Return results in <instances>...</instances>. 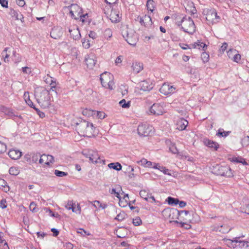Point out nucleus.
Listing matches in <instances>:
<instances>
[{"label": "nucleus", "instance_id": "1", "mask_svg": "<svg viewBox=\"0 0 249 249\" xmlns=\"http://www.w3.org/2000/svg\"><path fill=\"white\" fill-rule=\"evenodd\" d=\"M76 130L78 133L84 136L91 137L94 136L96 127L92 123L83 120L77 124Z\"/></svg>", "mask_w": 249, "mask_h": 249}, {"label": "nucleus", "instance_id": "2", "mask_svg": "<svg viewBox=\"0 0 249 249\" xmlns=\"http://www.w3.org/2000/svg\"><path fill=\"white\" fill-rule=\"evenodd\" d=\"M178 26H181L183 31L189 34H193L196 30L194 22L190 17H184L176 23Z\"/></svg>", "mask_w": 249, "mask_h": 249}, {"label": "nucleus", "instance_id": "3", "mask_svg": "<svg viewBox=\"0 0 249 249\" xmlns=\"http://www.w3.org/2000/svg\"><path fill=\"white\" fill-rule=\"evenodd\" d=\"M50 93L48 90L43 89L36 92V96L38 103L43 108H48L50 105Z\"/></svg>", "mask_w": 249, "mask_h": 249}, {"label": "nucleus", "instance_id": "4", "mask_svg": "<svg viewBox=\"0 0 249 249\" xmlns=\"http://www.w3.org/2000/svg\"><path fill=\"white\" fill-rule=\"evenodd\" d=\"M203 14L206 16V19L209 24H215L219 22V16H217L216 10L214 9L205 8Z\"/></svg>", "mask_w": 249, "mask_h": 249}, {"label": "nucleus", "instance_id": "5", "mask_svg": "<svg viewBox=\"0 0 249 249\" xmlns=\"http://www.w3.org/2000/svg\"><path fill=\"white\" fill-rule=\"evenodd\" d=\"M112 78L113 75L109 72H105L100 75V80L102 86L111 90L114 87Z\"/></svg>", "mask_w": 249, "mask_h": 249}, {"label": "nucleus", "instance_id": "6", "mask_svg": "<svg viewBox=\"0 0 249 249\" xmlns=\"http://www.w3.org/2000/svg\"><path fill=\"white\" fill-rule=\"evenodd\" d=\"M154 128L148 124H141L139 125L137 131L140 136L146 137L153 132Z\"/></svg>", "mask_w": 249, "mask_h": 249}, {"label": "nucleus", "instance_id": "7", "mask_svg": "<svg viewBox=\"0 0 249 249\" xmlns=\"http://www.w3.org/2000/svg\"><path fill=\"white\" fill-rule=\"evenodd\" d=\"M217 174L226 177H232L233 174L231 168L229 166H219L215 167Z\"/></svg>", "mask_w": 249, "mask_h": 249}, {"label": "nucleus", "instance_id": "8", "mask_svg": "<svg viewBox=\"0 0 249 249\" xmlns=\"http://www.w3.org/2000/svg\"><path fill=\"white\" fill-rule=\"evenodd\" d=\"M82 12V9L77 4H71L70 6V14L75 19H78Z\"/></svg>", "mask_w": 249, "mask_h": 249}, {"label": "nucleus", "instance_id": "9", "mask_svg": "<svg viewBox=\"0 0 249 249\" xmlns=\"http://www.w3.org/2000/svg\"><path fill=\"white\" fill-rule=\"evenodd\" d=\"M149 112L151 114L155 115H160L163 114L164 108L163 107L159 104H154L150 108Z\"/></svg>", "mask_w": 249, "mask_h": 249}, {"label": "nucleus", "instance_id": "10", "mask_svg": "<svg viewBox=\"0 0 249 249\" xmlns=\"http://www.w3.org/2000/svg\"><path fill=\"white\" fill-rule=\"evenodd\" d=\"M140 23L142 25L145 27L149 28L152 25V21L151 17L147 15H144L142 17L139 16L137 18Z\"/></svg>", "mask_w": 249, "mask_h": 249}, {"label": "nucleus", "instance_id": "11", "mask_svg": "<svg viewBox=\"0 0 249 249\" xmlns=\"http://www.w3.org/2000/svg\"><path fill=\"white\" fill-rule=\"evenodd\" d=\"M165 211L166 212H167L168 213H169V217H170L171 216V214H172L173 215H176L177 216H180L184 215L187 217L185 218V219L186 220H187L188 219L190 220L189 217H188V214L189 213V211H188L184 210V211H178L177 209H171V210L168 209L167 210H165Z\"/></svg>", "mask_w": 249, "mask_h": 249}, {"label": "nucleus", "instance_id": "12", "mask_svg": "<svg viewBox=\"0 0 249 249\" xmlns=\"http://www.w3.org/2000/svg\"><path fill=\"white\" fill-rule=\"evenodd\" d=\"M69 32L71 36L74 40H78L80 38L81 35L78 28L76 25L71 26L68 27Z\"/></svg>", "mask_w": 249, "mask_h": 249}, {"label": "nucleus", "instance_id": "13", "mask_svg": "<svg viewBox=\"0 0 249 249\" xmlns=\"http://www.w3.org/2000/svg\"><path fill=\"white\" fill-rule=\"evenodd\" d=\"M63 35V30L62 28L59 27H55L53 28L50 33L51 37L55 39H58Z\"/></svg>", "mask_w": 249, "mask_h": 249}, {"label": "nucleus", "instance_id": "14", "mask_svg": "<svg viewBox=\"0 0 249 249\" xmlns=\"http://www.w3.org/2000/svg\"><path fill=\"white\" fill-rule=\"evenodd\" d=\"M175 90V88L167 84H163L160 89V93L165 95L173 93Z\"/></svg>", "mask_w": 249, "mask_h": 249}, {"label": "nucleus", "instance_id": "15", "mask_svg": "<svg viewBox=\"0 0 249 249\" xmlns=\"http://www.w3.org/2000/svg\"><path fill=\"white\" fill-rule=\"evenodd\" d=\"M125 40L127 43L132 46L136 44L138 41L137 35L136 34H126Z\"/></svg>", "mask_w": 249, "mask_h": 249}, {"label": "nucleus", "instance_id": "16", "mask_svg": "<svg viewBox=\"0 0 249 249\" xmlns=\"http://www.w3.org/2000/svg\"><path fill=\"white\" fill-rule=\"evenodd\" d=\"M84 155H85L87 158H89V160L92 162L97 163L98 160L100 159L98 153L96 151H89L88 154H84Z\"/></svg>", "mask_w": 249, "mask_h": 249}, {"label": "nucleus", "instance_id": "17", "mask_svg": "<svg viewBox=\"0 0 249 249\" xmlns=\"http://www.w3.org/2000/svg\"><path fill=\"white\" fill-rule=\"evenodd\" d=\"M95 56L93 54L89 55L85 58V62L86 64L89 69H92L96 63Z\"/></svg>", "mask_w": 249, "mask_h": 249}, {"label": "nucleus", "instance_id": "18", "mask_svg": "<svg viewBox=\"0 0 249 249\" xmlns=\"http://www.w3.org/2000/svg\"><path fill=\"white\" fill-rule=\"evenodd\" d=\"M188 124L187 120L183 118H180L177 122V129L179 130H184Z\"/></svg>", "mask_w": 249, "mask_h": 249}, {"label": "nucleus", "instance_id": "19", "mask_svg": "<svg viewBox=\"0 0 249 249\" xmlns=\"http://www.w3.org/2000/svg\"><path fill=\"white\" fill-rule=\"evenodd\" d=\"M8 155L13 160H18L22 155V153L18 150L11 149L8 152Z\"/></svg>", "mask_w": 249, "mask_h": 249}, {"label": "nucleus", "instance_id": "20", "mask_svg": "<svg viewBox=\"0 0 249 249\" xmlns=\"http://www.w3.org/2000/svg\"><path fill=\"white\" fill-rule=\"evenodd\" d=\"M131 68L135 73H138L142 71L143 68L142 64L137 61L133 63Z\"/></svg>", "mask_w": 249, "mask_h": 249}, {"label": "nucleus", "instance_id": "21", "mask_svg": "<svg viewBox=\"0 0 249 249\" xmlns=\"http://www.w3.org/2000/svg\"><path fill=\"white\" fill-rule=\"evenodd\" d=\"M109 17L112 22H117L119 21L120 19L119 12L115 10H111Z\"/></svg>", "mask_w": 249, "mask_h": 249}, {"label": "nucleus", "instance_id": "22", "mask_svg": "<svg viewBox=\"0 0 249 249\" xmlns=\"http://www.w3.org/2000/svg\"><path fill=\"white\" fill-rule=\"evenodd\" d=\"M204 143L206 146L209 147L213 148L214 150H217L219 147V144L218 143L212 141H210L208 139H206L204 140Z\"/></svg>", "mask_w": 249, "mask_h": 249}, {"label": "nucleus", "instance_id": "23", "mask_svg": "<svg viewBox=\"0 0 249 249\" xmlns=\"http://www.w3.org/2000/svg\"><path fill=\"white\" fill-rule=\"evenodd\" d=\"M229 160H230L231 162H236V163H241L243 165H247V162L245 161V159L241 157H232L229 158Z\"/></svg>", "mask_w": 249, "mask_h": 249}, {"label": "nucleus", "instance_id": "24", "mask_svg": "<svg viewBox=\"0 0 249 249\" xmlns=\"http://www.w3.org/2000/svg\"><path fill=\"white\" fill-rule=\"evenodd\" d=\"M141 89L143 91H149L153 88V86L146 81H143L141 83Z\"/></svg>", "mask_w": 249, "mask_h": 249}, {"label": "nucleus", "instance_id": "25", "mask_svg": "<svg viewBox=\"0 0 249 249\" xmlns=\"http://www.w3.org/2000/svg\"><path fill=\"white\" fill-rule=\"evenodd\" d=\"M89 202L92 204V205L96 208H102L105 209L107 207V204H102L98 200H95L93 202L89 201Z\"/></svg>", "mask_w": 249, "mask_h": 249}, {"label": "nucleus", "instance_id": "26", "mask_svg": "<svg viewBox=\"0 0 249 249\" xmlns=\"http://www.w3.org/2000/svg\"><path fill=\"white\" fill-rule=\"evenodd\" d=\"M240 237H235L233 239V240H231L232 242H235V243H239V246L241 248L242 247H249V242L248 241H242L239 240V239Z\"/></svg>", "mask_w": 249, "mask_h": 249}, {"label": "nucleus", "instance_id": "27", "mask_svg": "<svg viewBox=\"0 0 249 249\" xmlns=\"http://www.w3.org/2000/svg\"><path fill=\"white\" fill-rule=\"evenodd\" d=\"M0 189H1L5 192H7L9 191L10 188L7 183L3 179L0 178Z\"/></svg>", "mask_w": 249, "mask_h": 249}, {"label": "nucleus", "instance_id": "28", "mask_svg": "<svg viewBox=\"0 0 249 249\" xmlns=\"http://www.w3.org/2000/svg\"><path fill=\"white\" fill-rule=\"evenodd\" d=\"M192 45L194 48H197L199 49L202 48V50L203 51H205V48H207V45L200 40H197V42H195Z\"/></svg>", "mask_w": 249, "mask_h": 249}, {"label": "nucleus", "instance_id": "29", "mask_svg": "<svg viewBox=\"0 0 249 249\" xmlns=\"http://www.w3.org/2000/svg\"><path fill=\"white\" fill-rule=\"evenodd\" d=\"M108 166L110 169H113L116 171H120L122 169V165L119 162H112L108 164Z\"/></svg>", "mask_w": 249, "mask_h": 249}, {"label": "nucleus", "instance_id": "30", "mask_svg": "<svg viewBox=\"0 0 249 249\" xmlns=\"http://www.w3.org/2000/svg\"><path fill=\"white\" fill-rule=\"evenodd\" d=\"M146 6L148 11L153 12L155 9V2L153 0H148Z\"/></svg>", "mask_w": 249, "mask_h": 249}, {"label": "nucleus", "instance_id": "31", "mask_svg": "<svg viewBox=\"0 0 249 249\" xmlns=\"http://www.w3.org/2000/svg\"><path fill=\"white\" fill-rule=\"evenodd\" d=\"M96 111L91 110V109H85L82 111V114L84 116H86L87 117H89L93 115H95Z\"/></svg>", "mask_w": 249, "mask_h": 249}, {"label": "nucleus", "instance_id": "32", "mask_svg": "<svg viewBox=\"0 0 249 249\" xmlns=\"http://www.w3.org/2000/svg\"><path fill=\"white\" fill-rule=\"evenodd\" d=\"M9 15L12 17L15 18V19L18 20L20 12L18 11H16L13 9H10L9 11Z\"/></svg>", "mask_w": 249, "mask_h": 249}, {"label": "nucleus", "instance_id": "33", "mask_svg": "<svg viewBox=\"0 0 249 249\" xmlns=\"http://www.w3.org/2000/svg\"><path fill=\"white\" fill-rule=\"evenodd\" d=\"M167 202L169 205H176L179 202V200L178 198H175L169 196L167 198Z\"/></svg>", "mask_w": 249, "mask_h": 249}, {"label": "nucleus", "instance_id": "34", "mask_svg": "<svg viewBox=\"0 0 249 249\" xmlns=\"http://www.w3.org/2000/svg\"><path fill=\"white\" fill-rule=\"evenodd\" d=\"M9 173L11 175L17 176L19 173V170L17 167H11L9 170Z\"/></svg>", "mask_w": 249, "mask_h": 249}, {"label": "nucleus", "instance_id": "35", "mask_svg": "<svg viewBox=\"0 0 249 249\" xmlns=\"http://www.w3.org/2000/svg\"><path fill=\"white\" fill-rule=\"evenodd\" d=\"M230 131H225L222 129H219L216 133V135L219 137H226L229 135Z\"/></svg>", "mask_w": 249, "mask_h": 249}, {"label": "nucleus", "instance_id": "36", "mask_svg": "<svg viewBox=\"0 0 249 249\" xmlns=\"http://www.w3.org/2000/svg\"><path fill=\"white\" fill-rule=\"evenodd\" d=\"M9 48H5L4 50L2 51L1 54L4 58V61L5 62H7L9 61L8 58L9 57V54L7 53V52Z\"/></svg>", "mask_w": 249, "mask_h": 249}, {"label": "nucleus", "instance_id": "37", "mask_svg": "<svg viewBox=\"0 0 249 249\" xmlns=\"http://www.w3.org/2000/svg\"><path fill=\"white\" fill-rule=\"evenodd\" d=\"M126 215L124 213V212H120L115 217V219L116 220H118L119 221H122L123 219H124L125 218Z\"/></svg>", "mask_w": 249, "mask_h": 249}, {"label": "nucleus", "instance_id": "38", "mask_svg": "<svg viewBox=\"0 0 249 249\" xmlns=\"http://www.w3.org/2000/svg\"><path fill=\"white\" fill-rule=\"evenodd\" d=\"M141 197L146 201H148L149 194L145 190H141L140 192Z\"/></svg>", "mask_w": 249, "mask_h": 249}, {"label": "nucleus", "instance_id": "39", "mask_svg": "<svg viewBox=\"0 0 249 249\" xmlns=\"http://www.w3.org/2000/svg\"><path fill=\"white\" fill-rule=\"evenodd\" d=\"M104 36L107 39L110 38L112 36L111 30L109 28L106 29L104 32Z\"/></svg>", "mask_w": 249, "mask_h": 249}, {"label": "nucleus", "instance_id": "40", "mask_svg": "<svg viewBox=\"0 0 249 249\" xmlns=\"http://www.w3.org/2000/svg\"><path fill=\"white\" fill-rule=\"evenodd\" d=\"M119 105L123 108H128L130 106V101L126 103V101L124 99H123L119 102Z\"/></svg>", "mask_w": 249, "mask_h": 249}, {"label": "nucleus", "instance_id": "41", "mask_svg": "<svg viewBox=\"0 0 249 249\" xmlns=\"http://www.w3.org/2000/svg\"><path fill=\"white\" fill-rule=\"evenodd\" d=\"M54 174L55 176L57 177H62L64 176H67L68 175V173L67 172L61 171L58 170H55Z\"/></svg>", "mask_w": 249, "mask_h": 249}, {"label": "nucleus", "instance_id": "42", "mask_svg": "<svg viewBox=\"0 0 249 249\" xmlns=\"http://www.w3.org/2000/svg\"><path fill=\"white\" fill-rule=\"evenodd\" d=\"M75 206V204L73 202L72 200H69L65 207L67 209L71 210L73 212V209H74Z\"/></svg>", "mask_w": 249, "mask_h": 249}, {"label": "nucleus", "instance_id": "43", "mask_svg": "<svg viewBox=\"0 0 249 249\" xmlns=\"http://www.w3.org/2000/svg\"><path fill=\"white\" fill-rule=\"evenodd\" d=\"M241 143L243 146H247L249 145V136L244 137L241 140Z\"/></svg>", "mask_w": 249, "mask_h": 249}, {"label": "nucleus", "instance_id": "44", "mask_svg": "<svg viewBox=\"0 0 249 249\" xmlns=\"http://www.w3.org/2000/svg\"><path fill=\"white\" fill-rule=\"evenodd\" d=\"M109 192L111 194L115 195V196L120 200L121 197L120 196V193L117 192L116 189L113 188L111 190H110Z\"/></svg>", "mask_w": 249, "mask_h": 249}, {"label": "nucleus", "instance_id": "45", "mask_svg": "<svg viewBox=\"0 0 249 249\" xmlns=\"http://www.w3.org/2000/svg\"><path fill=\"white\" fill-rule=\"evenodd\" d=\"M142 223V221L140 217H138L133 219V224L135 226H139Z\"/></svg>", "mask_w": 249, "mask_h": 249}, {"label": "nucleus", "instance_id": "46", "mask_svg": "<svg viewBox=\"0 0 249 249\" xmlns=\"http://www.w3.org/2000/svg\"><path fill=\"white\" fill-rule=\"evenodd\" d=\"M47 162H45L46 164L49 165L50 163H52L54 161V158L52 155H46Z\"/></svg>", "mask_w": 249, "mask_h": 249}, {"label": "nucleus", "instance_id": "47", "mask_svg": "<svg viewBox=\"0 0 249 249\" xmlns=\"http://www.w3.org/2000/svg\"><path fill=\"white\" fill-rule=\"evenodd\" d=\"M30 210L33 212H36L37 211V209L36 208V204L35 202H32L30 203L29 206Z\"/></svg>", "mask_w": 249, "mask_h": 249}, {"label": "nucleus", "instance_id": "48", "mask_svg": "<svg viewBox=\"0 0 249 249\" xmlns=\"http://www.w3.org/2000/svg\"><path fill=\"white\" fill-rule=\"evenodd\" d=\"M7 149L6 145L3 142H0V154L4 153Z\"/></svg>", "mask_w": 249, "mask_h": 249}, {"label": "nucleus", "instance_id": "49", "mask_svg": "<svg viewBox=\"0 0 249 249\" xmlns=\"http://www.w3.org/2000/svg\"><path fill=\"white\" fill-rule=\"evenodd\" d=\"M5 113L11 117L18 116V115L15 114L13 111L10 109H6L5 110Z\"/></svg>", "mask_w": 249, "mask_h": 249}, {"label": "nucleus", "instance_id": "50", "mask_svg": "<svg viewBox=\"0 0 249 249\" xmlns=\"http://www.w3.org/2000/svg\"><path fill=\"white\" fill-rule=\"evenodd\" d=\"M209 57V55L208 53H202V54L201 55V58L204 62H206L208 61Z\"/></svg>", "mask_w": 249, "mask_h": 249}, {"label": "nucleus", "instance_id": "51", "mask_svg": "<svg viewBox=\"0 0 249 249\" xmlns=\"http://www.w3.org/2000/svg\"><path fill=\"white\" fill-rule=\"evenodd\" d=\"M45 82L47 84H49L50 85L55 84V82L53 80V79L52 77H49L48 78H46Z\"/></svg>", "mask_w": 249, "mask_h": 249}, {"label": "nucleus", "instance_id": "52", "mask_svg": "<svg viewBox=\"0 0 249 249\" xmlns=\"http://www.w3.org/2000/svg\"><path fill=\"white\" fill-rule=\"evenodd\" d=\"M241 60V55L238 53H235L233 56V60L235 62H239Z\"/></svg>", "mask_w": 249, "mask_h": 249}, {"label": "nucleus", "instance_id": "53", "mask_svg": "<svg viewBox=\"0 0 249 249\" xmlns=\"http://www.w3.org/2000/svg\"><path fill=\"white\" fill-rule=\"evenodd\" d=\"M0 207L2 209H5L7 207L6 199H3L0 202Z\"/></svg>", "mask_w": 249, "mask_h": 249}, {"label": "nucleus", "instance_id": "54", "mask_svg": "<svg viewBox=\"0 0 249 249\" xmlns=\"http://www.w3.org/2000/svg\"><path fill=\"white\" fill-rule=\"evenodd\" d=\"M95 115L100 119H104L105 117V114L103 112L96 111Z\"/></svg>", "mask_w": 249, "mask_h": 249}, {"label": "nucleus", "instance_id": "55", "mask_svg": "<svg viewBox=\"0 0 249 249\" xmlns=\"http://www.w3.org/2000/svg\"><path fill=\"white\" fill-rule=\"evenodd\" d=\"M0 4L3 7H8V2L7 0H0Z\"/></svg>", "mask_w": 249, "mask_h": 249}, {"label": "nucleus", "instance_id": "56", "mask_svg": "<svg viewBox=\"0 0 249 249\" xmlns=\"http://www.w3.org/2000/svg\"><path fill=\"white\" fill-rule=\"evenodd\" d=\"M40 157L39 154H34L32 157V161L34 162H36L39 157Z\"/></svg>", "mask_w": 249, "mask_h": 249}, {"label": "nucleus", "instance_id": "57", "mask_svg": "<svg viewBox=\"0 0 249 249\" xmlns=\"http://www.w3.org/2000/svg\"><path fill=\"white\" fill-rule=\"evenodd\" d=\"M76 208H77V210H75V206L74 209H73V212L75 213H76L80 214L81 213V207H80L79 204H77Z\"/></svg>", "mask_w": 249, "mask_h": 249}, {"label": "nucleus", "instance_id": "58", "mask_svg": "<svg viewBox=\"0 0 249 249\" xmlns=\"http://www.w3.org/2000/svg\"><path fill=\"white\" fill-rule=\"evenodd\" d=\"M89 36L92 39H95L97 36L96 33L93 31H90Z\"/></svg>", "mask_w": 249, "mask_h": 249}, {"label": "nucleus", "instance_id": "59", "mask_svg": "<svg viewBox=\"0 0 249 249\" xmlns=\"http://www.w3.org/2000/svg\"><path fill=\"white\" fill-rule=\"evenodd\" d=\"M122 56L119 55L116 58L115 63L116 65H117L119 64H121L122 63Z\"/></svg>", "mask_w": 249, "mask_h": 249}, {"label": "nucleus", "instance_id": "60", "mask_svg": "<svg viewBox=\"0 0 249 249\" xmlns=\"http://www.w3.org/2000/svg\"><path fill=\"white\" fill-rule=\"evenodd\" d=\"M26 103H27V104H28L30 107L33 108L34 109H35V108H36V107H35V106L33 104V103L32 102V101L30 100V99H28L27 101H26Z\"/></svg>", "mask_w": 249, "mask_h": 249}, {"label": "nucleus", "instance_id": "61", "mask_svg": "<svg viewBox=\"0 0 249 249\" xmlns=\"http://www.w3.org/2000/svg\"><path fill=\"white\" fill-rule=\"evenodd\" d=\"M147 161V160L145 159H142L141 160L137 161V162L141 165H142V166H144V167H145V165H146V162Z\"/></svg>", "mask_w": 249, "mask_h": 249}, {"label": "nucleus", "instance_id": "62", "mask_svg": "<svg viewBox=\"0 0 249 249\" xmlns=\"http://www.w3.org/2000/svg\"><path fill=\"white\" fill-rule=\"evenodd\" d=\"M86 17H88V14H82V13L81 12V14L80 15V16L79 17V19H80V21H81L82 22H84V20H85L84 18Z\"/></svg>", "mask_w": 249, "mask_h": 249}, {"label": "nucleus", "instance_id": "63", "mask_svg": "<svg viewBox=\"0 0 249 249\" xmlns=\"http://www.w3.org/2000/svg\"><path fill=\"white\" fill-rule=\"evenodd\" d=\"M16 2L17 4L21 7L23 6L25 4V2L24 0H17Z\"/></svg>", "mask_w": 249, "mask_h": 249}, {"label": "nucleus", "instance_id": "64", "mask_svg": "<svg viewBox=\"0 0 249 249\" xmlns=\"http://www.w3.org/2000/svg\"><path fill=\"white\" fill-rule=\"evenodd\" d=\"M51 231L53 232V235L54 236H56L59 234V231L55 228H52L51 229Z\"/></svg>", "mask_w": 249, "mask_h": 249}]
</instances>
